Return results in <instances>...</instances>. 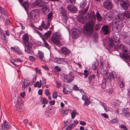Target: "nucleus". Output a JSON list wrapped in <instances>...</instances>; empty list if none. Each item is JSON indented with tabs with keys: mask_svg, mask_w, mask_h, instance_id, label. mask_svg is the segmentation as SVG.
Masks as SVG:
<instances>
[{
	"mask_svg": "<svg viewBox=\"0 0 130 130\" xmlns=\"http://www.w3.org/2000/svg\"><path fill=\"white\" fill-rule=\"evenodd\" d=\"M87 15L88 18L91 20L84 26L83 34L85 35L88 36L91 35L93 32L95 24V20L96 18L94 13L92 12L88 14Z\"/></svg>",
	"mask_w": 130,
	"mask_h": 130,
	"instance_id": "obj_1",
	"label": "nucleus"
},
{
	"mask_svg": "<svg viewBox=\"0 0 130 130\" xmlns=\"http://www.w3.org/2000/svg\"><path fill=\"white\" fill-rule=\"evenodd\" d=\"M124 17L130 18V11H125L124 14L119 13L116 15L112 24V28H116L118 31H120L123 26V24L120 21L123 20Z\"/></svg>",
	"mask_w": 130,
	"mask_h": 130,
	"instance_id": "obj_2",
	"label": "nucleus"
},
{
	"mask_svg": "<svg viewBox=\"0 0 130 130\" xmlns=\"http://www.w3.org/2000/svg\"><path fill=\"white\" fill-rule=\"evenodd\" d=\"M59 39L62 40L63 39V37L60 33L56 32L54 33L52 36L51 40L53 42L60 46L61 44Z\"/></svg>",
	"mask_w": 130,
	"mask_h": 130,
	"instance_id": "obj_3",
	"label": "nucleus"
},
{
	"mask_svg": "<svg viewBox=\"0 0 130 130\" xmlns=\"http://www.w3.org/2000/svg\"><path fill=\"white\" fill-rule=\"evenodd\" d=\"M89 8V5H87L84 10H80L79 11V13L81 14V15H79L77 17V18L78 21L80 23H84L86 22L87 18L86 16H83V15L86 13L87 12Z\"/></svg>",
	"mask_w": 130,
	"mask_h": 130,
	"instance_id": "obj_4",
	"label": "nucleus"
},
{
	"mask_svg": "<svg viewBox=\"0 0 130 130\" xmlns=\"http://www.w3.org/2000/svg\"><path fill=\"white\" fill-rule=\"evenodd\" d=\"M122 50L123 52L122 56L126 60H130V56L128 55L129 52L128 50L127 47L126 46L123 45L122 47Z\"/></svg>",
	"mask_w": 130,
	"mask_h": 130,
	"instance_id": "obj_5",
	"label": "nucleus"
},
{
	"mask_svg": "<svg viewBox=\"0 0 130 130\" xmlns=\"http://www.w3.org/2000/svg\"><path fill=\"white\" fill-rule=\"evenodd\" d=\"M121 2L120 4L125 10H127L128 7L130 6V4L128 0H118Z\"/></svg>",
	"mask_w": 130,
	"mask_h": 130,
	"instance_id": "obj_6",
	"label": "nucleus"
},
{
	"mask_svg": "<svg viewBox=\"0 0 130 130\" xmlns=\"http://www.w3.org/2000/svg\"><path fill=\"white\" fill-rule=\"evenodd\" d=\"M58 11L61 14L63 17L62 20L64 22H66L67 21V17L66 14V11L65 9L60 7Z\"/></svg>",
	"mask_w": 130,
	"mask_h": 130,
	"instance_id": "obj_7",
	"label": "nucleus"
},
{
	"mask_svg": "<svg viewBox=\"0 0 130 130\" xmlns=\"http://www.w3.org/2000/svg\"><path fill=\"white\" fill-rule=\"evenodd\" d=\"M72 37L73 38L76 39L79 37L80 35V31L79 30L75 28L72 29Z\"/></svg>",
	"mask_w": 130,
	"mask_h": 130,
	"instance_id": "obj_8",
	"label": "nucleus"
},
{
	"mask_svg": "<svg viewBox=\"0 0 130 130\" xmlns=\"http://www.w3.org/2000/svg\"><path fill=\"white\" fill-rule=\"evenodd\" d=\"M39 11L37 9L32 10L30 12V15L33 19H37L38 17Z\"/></svg>",
	"mask_w": 130,
	"mask_h": 130,
	"instance_id": "obj_9",
	"label": "nucleus"
},
{
	"mask_svg": "<svg viewBox=\"0 0 130 130\" xmlns=\"http://www.w3.org/2000/svg\"><path fill=\"white\" fill-rule=\"evenodd\" d=\"M113 38L114 41L117 43L116 44L117 46H116L115 45L114 46V48L116 50H118L119 49H120L122 44H118L120 43V40L117 37L115 36H113Z\"/></svg>",
	"mask_w": 130,
	"mask_h": 130,
	"instance_id": "obj_10",
	"label": "nucleus"
},
{
	"mask_svg": "<svg viewBox=\"0 0 130 130\" xmlns=\"http://www.w3.org/2000/svg\"><path fill=\"white\" fill-rule=\"evenodd\" d=\"M54 61L59 64H63L64 62L67 64L68 63V60L65 58H56L54 59Z\"/></svg>",
	"mask_w": 130,
	"mask_h": 130,
	"instance_id": "obj_11",
	"label": "nucleus"
},
{
	"mask_svg": "<svg viewBox=\"0 0 130 130\" xmlns=\"http://www.w3.org/2000/svg\"><path fill=\"white\" fill-rule=\"evenodd\" d=\"M103 4L104 7L106 9L110 10L112 8V4L110 1H105L103 2Z\"/></svg>",
	"mask_w": 130,
	"mask_h": 130,
	"instance_id": "obj_12",
	"label": "nucleus"
},
{
	"mask_svg": "<svg viewBox=\"0 0 130 130\" xmlns=\"http://www.w3.org/2000/svg\"><path fill=\"white\" fill-rule=\"evenodd\" d=\"M30 83V82L27 79H25L24 81L23 82V84L22 85V89L23 90L28 87Z\"/></svg>",
	"mask_w": 130,
	"mask_h": 130,
	"instance_id": "obj_13",
	"label": "nucleus"
},
{
	"mask_svg": "<svg viewBox=\"0 0 130 130\" xmlns=\"http://www.w3.org/2000/svg\"><path fill=\"white\" fill-rule=\"evenodd\" d=\"M67 8L69 11L73 12H76L77 10V9L76 7L72 5H68Z\"/></svg>",
	"mask_w": 130,
	"mask_h": 130,
	"instance_id": "obj_14",
	"label": "nucleus"
},
{
	"mask_svg": "<svg viewBox=\"0 0 130 130\" xmlns=\"http://www.w3.org/2000/svg\"><path fill=\"white\" fill-rule=\"evenodd\" d=\"M65 78L66 80V82L68 83L71 82L74 79V76L70 75V74H68L67 76H66L65 77Z\"/></svg>",
	"mask_w": 130,
	"mask_h": 130,
	"instance_id": "obj_15",
	"label": "nucleus"
},
{
	"mask_svg": "<svg viewBox=\"0 0 130 130\" xmlns=\"http://www.w3.org/2000/svg\"><path fill=\"white\" fill-rule=\"evenodd\" d=\"M43 2L42 0H37L33 3V5L34 6H38L40 7L43 6Z\"/></svg>",
	"mask_w": 130,
	"mask_h": 130,
	"instance_id": "obj_16",
	"label": "nucleus"
},
{
	"mask_svg": "<svg viewBox=\"0 0 130 130\" xmlns=\"http://www.w3.org/2000/svg\"><path fill=\"white\" fill-rule=\"evenodd\" d=\"M111 74L108 72L106 73L105 75V80L107 83H110L111 81Z\"/></svg>",
	"mask_w": 130,
	"mask_h": 130,
	"instance_id": "obj_17",
	"label": "nucleus"
},
{
	"mask_svg": "<svg viewBox=\"0 0 130 130\" xmlns=\"http://www.w3.org/2000/svg\"><path fill=\"white\" fill-rule=\"evenodd\" d=\"M103 32L104 33V34L106 35L109 32L108 26V25H104L102 28Z\"/></svg>",
	"mask_w": 130,
	"mask_h": 130,
	"instance_id": "obj_18",
	"label": "nucleus"
},
{
	"mask_svg": "<svg viewBox=\"0 0 130 130\" xmlns=\"http://www.w3.org/2000/svg\"><path fill=\"white\" fill-rule=\"evenodd\" d=\"M61 51L64 54L68 55L70 53V52L66 47H63L61 48Z\"/></svg>",
	"mask_w": 130,
	"mask_h": 130,
	"instance_id": "obj_19",
	"label": "nucleus"
},
{
	"mask_svg": "<svg viewBox=\"0 0 130 130\" xmlns=\"http://www.w3.org/2000/svg\"><path fill=\"white\" fill-rule=\"evenodd\" d=\"M42 10L43 13L45 14H46L49 10L48 7L46 5L43 6Z\"/></svg>",
	"mask_w": 130,
	"mask_h": 130,
	"instance_id": "obj_20",
	"label": "nucleus"
},
{
	"mask_svg": "<svg viewBox=\"0 0 130 130\" xmlns=\"http://www.w3.org/2000/svg\"><path fill=\"white\" fill-rule=\"evenodd\" d=\"M38 54V55L39 59L41 61H44V53L42 52L39 51Z\"/></svg>",
	"mask_w": 130,
	"mask_h": 130,
	"instance_id": "obj_21",
	"label": "nucleus"
},
{
	"mask_svg": "<svg viewBox=\"0 0 130 130\" xmlns=\"http://www.w3.org/2000/svg\"><path fill=\"white\" fill-rule=\"evenodd\" d=\"M108 45L112 48L113 47V46H115L113 45V39L111 38H109L108 40Z\"/></svg>",
	"mask_w": 130,
	"mask_h": 130,
	"instance_id": "obj_22",
	"label": "nucleus"
},
{
	"mask_svg": "<svg viewBox=\"0 0 130 130\" xmlns=\"http://www.w3.org/2000/svg\"><path fill=\"white\" fill-rule=\"evenodd\" d=\"M0 13L2 14L5 16H7V12L6 10L0 6Z\"/></svg>",
	"mask_w": 130,
	"mask_h": 130,
	"instance_id": "obj_23",
	"label": "nucleus"
},
{
	"mask_svg": "<svg viewBox=\"0 0 130 130\" xmlns=\"http://www.w3.org/2000/svg\"><path fill=\"white\" fill-rule=\"evenodd\" d=\"M27 49H31L32 47V44L29 41L24 43Z\"/></svg>",
	"mask_w": 130,
	"mask_h": 130,
	"instance_id": "obj_24",
	"label": "nucleus"
},
{
	"mask_svg": "<svg viewBox=\"0 0 130 130\" xmlns=\"http://www.w3.org/2000/svg\"><path fill=\"white\" fill-rule=\"evenodd\" d=\"M42 84L41 80H40L39 82L37 81L34 84V86L35 87H38V88H39L41 87Z\"/></svg>",
	"mask_w": 130,
	"mask_h": 130,
	"instance_id": "obj_25",
	"label": "nucleus"
},
{
	"mask_svg": "<svg viewBox=\"0 0 130 130\" xmlns=\"http://www.w3.org/2000/svg\"><path fill=\"white\" fill-rule=\"evenodd\" d=\"M23 41L24 43L29 41V37L27 34H25L23 35Z\"/></svg>",
	"mask_w": 130,
	"mask_h": 130,
	"instance_id": "obj_26",
	"label": "nucleus"
},
{
	"mask_svg": "<svg viewBox=\"0 0 130 130\" xmlns=\"http://www.w3.org/2000/svg\"><path fill=\"white\" fill-rule=\"evenodd\" d=\"M4 129H9L10 128V126L9 125V123L8 122L5 121L4 122Z\"/></svg>",
	"mask_w": 130,
	"mask_h": 130,
	"instance_id": "obj_27",
	"label": "nucleus"
},
{
	"mask_svg": "<svg viewBox=\"0 0 130 130\" xmlns=\"http://www.w3.org/2000/svg\"><path fill=\"white\" fill-rule=\"evenodd\" d=\"M113 17V14L112 12H110L107 13L106 15V18L107 19L109 18L110 19H112Z\"/></svg>",
	"mask_w": 130,
	"mask_h": 130,
	"instance_id": "obj_28",
	"label": "nucleus"
},
{
	"mask_svg": "<svg viewBox=\"0 0 130 130\" xmlns=\"http://www.w3.org/2000/svg\"><path fill=\"white\" fill-rule=\"evenodd\" d=\"M78 115V113L76 112L75 110L74 109L71 111V116L72 119H74L75 118L76 115Z\"/></svg>",
	"mask_w": 130,
	"mask_h": 130,
	"instance_id": "obj_29",
	"label": "nucleus"
},
{
	"mask_svg": "<svg viewBox=\"0 0 130 130\" xmlns=\"http://www.w3.org/2000/svg\"><path fill=\"white\" fill-rule=\"evenodd\" d=\"M96 16L98 21L100 22L102 20V18L99 12H97Z\"/></svg>",
	"mask_w": 130,
	"mask_h": 130,
	"instance_id": "obj_30",
	"label": "nucleus"
},
{
	"mask_svg": "<svg viewBox=\"0 0 130 130\" xmlns=\"http://www.w3.org/2000/svg\"><path fill=\"white\" fill-rule=\"evenodd\" d=\"M22 6L24 7L25 9L26 10L28 9L29 8V4L27 2H25L23 3L22 4Z\"/></svg>",
	"mask_w": 130,
	"mask_h": 130,
	"instance_id": "obj_31",
	"label": "nucleus"
},
{
	"mask_svg": "<svg viewBox=\"0 0 130 130\" xmlns=\"http://www.w3.org/2000/svg\"><path fill=\"white\" fill-rule=\"evenodd\" d=\"M118 83L119 84V85L120 88H122L124 87V83L121 80V79H120L119 81L118 82Z\"/></svg>",
	"mask_w": 130,
	"mask_h": 130,
	"instance_id": "obj_32",
	"label": "nucleus"
},
{
	"mask_svg": "<svg viewBox=\"0 0 130 130\" xmlns=\"http://www.w3.org/2000/svg\"><path fill=\"white\" fill-rule=\"evenodd\" d=\"M111 77H112L115 80H117V75L116 73L115 72H112L111 73Z\"/></svg>",
	"mask_w": 130,
	"mask_h": 130,
	"instance_id": "obj_33",
	"label": "nucleus"
},
{
	"mask_svg": "<svg viewBox=\"0 0 130 130\" xmlns=\"http://www.w3.org/2000/svg\"><path fill=\"white\" fill-rule=\"evenodd\" d=\"M42 39L43 41L44 46L48 49H49V48L50 47V46L46 42V40H44L43 38H42Z\"/></svg>",
	"mask_w": 130,
	"mask_h": 130,
	"instance_id": "obj_34",
	"label": "nucleus"
},
{
	"mask_svg": "<svg viewBox=\"0 0 130 130\" xmlns=\"http://www.w3.org/2000/svg\"><path fill=\"white\" fill-rule=\"evenodd\" d=\"M45 25L44 22L42 21L41 25L39 26V27L38 28L39 30H42L43 28Z\"/></svg>",
	"mask_w": 130,
	"mask_h": 130,
	"instance_id": "obj_35",
	"label": "nucleus"
},
{
	"mask_svg": "<svg viewBox=\"0 0 130 130\" xmlns=\"http://www.w3.org/2000/svg\"><path fill=\"white\" fill-rule=\"evenodd\" d=\"M51 34V31H49L44 34V37L46 39H47L50 36Z\"/></svg>",
	"mask_w": 130,
	"mask_h": 130,
	"instance_id": "obj_36",
	"label": "nucleus"
},
{
	"mask_svg": "<svg viewBox=\"0 0 130 130\" xmlns=\"http://www.w3.org/2000/svg\"><path fill=\"white\" fill-rule=\"evenodd\" d=\"M78 122L77 120H76L74 121L73 123L71 124H70V125H71V126L73 127V128L76 125L78 124Z\"/></svg>",
	"mask_w": 130,
	"mask_h": 130,
	"instance_id": "obj_37",
	"label": "nucleus"
},
{
	"mask_svg": "<svg viewBox=\"0 0 130 130\" xmlns=\"http://www.w3.org/2000/svg\"><path fill=\"white\" fill-rule=\"evenodd\" d=\"M122 114H124L125 116L127 115L128 114L129 112L127 111V110L125 108H123L122 109Z\"/></svg>",
	"mask_w": 130,
	"mask_h": 130,
	"instance_id": "obj_38",
	"label": "nucleus"
},
{
	"mask_svg": "<svg viewBox=\"0 0 130 130\" xmlns=\"http://www.w3.org/2000/svg\"><path fill=\"white\" fill-rule=\"evenodd\" d=\"M100 28V24H97L94 27V29L95 31H97V30L99 29Z\"/></svg>",
	"mask_w": 130,
	"mask_h": 130,
	"instance_id": "obj_39",
	"label": "nucleus"
},
{
	"mask_svg": "<svg viewBox=\"0 0 130 130\" xmlns=\"http://www.w3.org/2000/svg\"><path fill=\"white\" fill-rule=\"evenodd\" d=\"M57 92L56 91L52 93V96L53 98L55 99L57 98Z\"/></svg>",
	"mask_w": 130,
	"mask_h": 130,
	"instance_id": "obj_40",
	"label": "nucleus"
},
{
	"mask_svg": "<svg viewBox=\"0 0 130 130\" xmlns=\"http://www.w3.org/2000/svg\"><path fill=\"white\" fill-rule=\"evenodd\" d=\"M95 75H91L89 76L88 78V79L90 83H91V80L93 79Z\"/></svg>",
	"mask_w": 130,
	"mask_h": 130,
	"instance_id": "obj_41",
	"label": "nucleus"
},
{
	"mask_svg": "<svg viewBox=\"0 0 130 130\" xmlns=\"http://www.w3.org/2000/svg\"><path fill=\"white\" fill-rule=\"evenodd\" d=\"M87 5L86 2H84L81 3L80 5V7L81 8H83L85 7Z\"/></svg>",
	"mask_w": 130,
	"mask_h": 130,
	"instance_id": "obj_42",
	"label": "nucleus"
},
{
	"mask_svg": "<svg viewBox=\"0 0 130 130\" xmlns=\"http://www.w3.org/2000/svg\"><path fill=\"white\" fill-rule=\"evenodd\" d=\"M16 108H17L16 110L19 112H21V106L19 105H17L15 106Z\"/></svg>",
	"mask_w": 130,
	"mask_h": 130,
	"instance_id": "obj_43",
	"label": "nucleus"
},
{
	"mask_svg": "<svg viewBox=\"0 0 130 130\" xmlns=\"http://www.w3.org/2000/svg\"><path fill=\"white\" fill-rule=\"evenodd\" d=\"M113 91V88H111L109 89L107 91V92L109 94H112Z\"/></svg>",
	"mask_w": 130,
	"mask_h": 130,
	"instance_id": "obj_44",
	"label": "nucleus"
},
{
	"mask_svg": "<svg viewBox=\"0 0 130 130\" xmlns=\"http://www.w3.org/2000/svg\"><path fill=\"white\" fill-rule=\"evenodd\" d=\"M89 99H88L86 100L85 101V102L84 104V105H88L90 103V102L89 101Z\"/></svg>",
	"mask_w": 130,
	"mask_h": 130,
	"instance_id": "obj_45",
	"label": "nucleus"
},
{
	"mask_svg": "<svg viewBox=\"0 0 130 130\" xmlns=\"http://www.w3.org/2000/svg\"><path fill=\"white\" fill-rule=\"evenodd\" d=\"M67 87H65L63 88V92L65 94H68L69 92V91L67 89Z\"/></svg>",
	"mask_w": 130,
	"mask_h": 130,
	"instance_id": "obj_46",
	"label": "nucleus"
},
{
	"mask_svg": "<svg viewBox=\"0 0 130 130\" xmlns=\"http://www.w3.org/2000/svg\"><path fill=\"white\" fill-rule=\"evenodd\" d=\"M119 127L122 129L123 130H127L126 126L125 125L122 124L119 126Z\"/></svg>",
	"mask_w": 130,
	"mask_h": 130,
	"instance_id": "obj_47",
	"label": "nucleus"
},
{
	"mask_svg": "<svg viewBox=\"0 0 130 130\" xmlns=\"http://www.w3.org/2000/svg\"><path fill=\"white\" fill-rule=\"evenodd\" d=\"M29 58L31 61H34L36 60L35 58L32 56H30L29 57Z\"/></svg>",
	"mask_w": 130,
	"mask_h": 130,
	"instance_id": "obj_48",
	"label": "nucleus"
},
{
	"mask_svg": "<svg viewBox=\"0 0 130 130\" xmlns=\"http://www.w3.org/2000/svg\"><path fill=\"white\" fill-rule=\"evenodd\" d=\"M84 73H83V74L85 76L84 77L86 78L88 75V71L87 70H85L84 71Z\"/></svg>",
	"mask_w": 130,
	"mask_h": 130,
	"instance_id": "obj_49",
	"label": "nucleus"
},
{
	"mask_svg": "<svg viewBox=\"0 0 130 130\" xmlns=\"http://www.w3.org/2000/svg\"><path fill=\"white\" fill-rule=\"evenodd\" d=\"M37 77V74H35L34 77L31 80V82L32 83H35L36 80V78Z\"/></svg>",
	"mask_w": 130,
	"mask_h": 130,
	"instance_id": "obj_50",
	"label": "nucleus"
},
{
	"mask_svg": "<svg viewBox=\"0 0 130 130\" xmlns=\"http://www.w3.org/2000/svg\"><path fill=\"white\" fill-rule=\"evenodd\" d=\"M42 103L43 104H46L48 103V101L45 98H43L42 100Z\"/></svg>",
	"mask_w": 130,
	"mask_h": 130,
	"instance_id": "obj_51",
	"label": "nucleus"
},
{
	"mask_svg": "<svg viewBox=\"0 0 130 130\" xmlns=\"http://www.w3.org/2000/svg\"><path fill=\"white\" fill-rule=\"evenodd\" d=\"M105 80H103V83L102 84V87L103 89H104L106 87V83Z\"/></svg>",
	"mask_w": 130,
	"mask_h": 130,
	"instance_id": "obj_52",
	"label": "nucleus"
},
{
	"mask_svg": "<svg viewBox=\"0 0 130 130\" xmlns=\"http://www.w3.org/2000/svg\"><path fill=\"white\" fill-rule=\"evenodd\" d=\"M45 93L47 96L49 95L50 93L49 90L48 89H46L45 90Z\"/></svg>",
	"mask_w": 130,
	"mask_h": 130,
	"instance_id": "obj_53",
	"label": "nucleus"
},
{
	"mask_svg": "<svg viewBox=\"0 0 130 130\" xmlns=\"http://www.w3.org/2000/svg\"><path fill=\"white\" fill-rule=\"evenodd\" d=\"M30 49H27V50L25 49V51L28 54L32 53H33V51L32 50Z\"/></svg>",
	"mask_w": 130,
	"mask_h": 130,
	"instance_id": "obj_54",
	"label": "nucleus"
},
{
	"mask_svg": "<svg viewBox=\"0 0 130 130\" xmlns=\"http://www.w3.org/2000/svg\"><path fill=\"white\" fill-rule=\"evenodd\" d=\"M117 121L116 119H114L110 120L109 121V122L110 123H116Z\"/></svg>",
	"mask_w": 130,
	"mask_h": 130,
	"instance_id": "obj_55",
	"label": "nucleus"
},
{
	"mask_svg": "<svg viewBox=\"0 0 130 130\" xmlns=\"http://www.w3.org/2000/svg\"><path fill=\"white\" fill-rule=\"evenodd\" d=\"M1 38L2 39H4L6 38V36L4 32H1Z\"/></svg>",
	"mask_w": 130,
	"mask_h": 130,
	"instance_id": "obj_56",
	"label": "nucleus"
},
{
	"mask_svg": "<svg viewBox=\"0 0 130 130\" xmlns=\"http://www.w3.org/2000/svg\"><path fill=\"white\" fill-rule=\"evenodd\" d=\"M35 70L36 73H37L40 74H41V70L39 69L38 68H35Z\"/></svg>",
	"mask_w": 130,
	"mask_h": 130,
	"instance_id": "obj_57",
	"label": "nucleus"
},
{
	"mask_svg": "<svg viewBox=\"0 0 130 130\" xmlns=\"http://www.w3.org/2000/svg\"><path fill=\"white\" fill-rule=\"evenodd\" d=\"M50 24V21H48L47 22L45 27L44 28L45 29H47L48 28V27L49 26Z\"/></svg>",
	"mask_w": 130,
	"mask_h": 130,
	"instance_id": "obj_58",
	"label": "nucleus"
},
{
	"mask_svg": "<svg viewBox=\"0 0 130 130\" xmlns=\"http://www.w3.org/2000/svg\"><path fill=\"white\" fill-rule=\"evenodd\" d=\"M92 68L93 70H96L98 69V67L95 64H93L92 66Z\"/></svg>",
	"mask_w": 130,
	"mask_h": 130,
	"instance_id": "obj_59",
	"label": "nucleus"
},
{
	"mask_svg": "<svg viewBox=\"0 0 130 130\" xmlns=\"http://www.w3.org/2000/svg\"><path fill=\"white\" fill-rule=\"evenodd\" d=\"M82 99L84 101H85L86 100H87L88 99V98H87L86 96V95L85 94L82 97Z\"/></svg>",
	"mask_w": 130,
	"mask_h": 130,
	"instance_id": "obj_60",
	"label": "nucleus"
},
{
	"mask_svg": "<svg viewBox=\"0 0 130 130\" xmlns=\"http://www.w3.org/2000/svg\"><path fill=\"white\" fill-rule=\"evenodd\" d=\"M52 16V12H50L47 15L48 19L50 20Z\"/></svg>",
	"mask_w": 130,
	"mask_h": 130,
	"instance_id": "obj_61",
	"label": "nucleus"
},
{
	"mask_svg": "<svg viewBox=\"0 0 130 130\" xmlns=\"http://www.w3.org/2000/svg\"><path fill=\"white\" fill-rule=\"evenodd\" d=\"M55 70L58 72H60L61 71L60 68L58 66H55Z\"/></svg>",
	"mask_w": 130,
	"mask_h": 130,
	"instance_id": "obj_62",
	"label": "nucleus"
},
{
	"mask_svg": "<svg viewBox=\"0 0 130 130\" xmlns=\"http://www.w3.org/2000/svg\"><path fill=\"white\" fill-rule=\"evenodd\" d=\"M71 125H69L68 126L66 127V130H70L72 129L73 128Z\"/></svg>",
	"mask_w": 130,
	"mask_h": 130,
	"instance_id": "obj_63",
	"label": "nucleus"
},
{
	"mask_svg": "<svg viewBox=\"0 0 130 130\" xmlns=\"http://www.w3.org/2000/svg\"><path fill=\"white\" fill-rule=\"evenodd\" d=\"M73 89L74 90L76 91H78L79 90L78 87H77V86L76 85H75L74 86L73 88Z\"/></svg>",
	"mask_w": 130,
	"mask_h": 130,
	"instance_id": "obj_64",
	"label": "nucleus"
}]
</instances>
